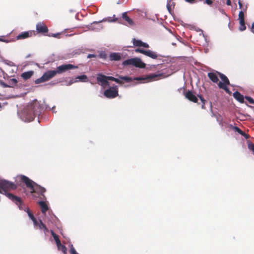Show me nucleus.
<instances>
[{
    "instance_id": "nucleus-28",
    "label": "nucleus",
    "mask_w": 254,
    "mask_h": 254,
    "mask_svg": "<svg viewBox=\"0 0 254 254\" xmlns=\"http://www.w3.org/2000/svg\"><path fill=\"white\" fill-rule=\"evenodd\" d=\"M56 245L59 250H61L64 254H66L67 249L64 245H62L61 242H60V244Z\"/></svg>"
},
{
    "instance_id": "nucleus-42",
    "label": "nucleus",
    "mask_w": 254,
    "mask_h": 254,
    "mask_svg": "<svg viewBox=\"0 0 254 254\" xmlns=\"http://www.w3.org/2000/svg\"><path fill=\"white\" fill-rule=\"evenodd\" d=\"M240 134H241L242 136H243L246 139H248V138H249L250 137V136L248 134H246L245 132H244L243 131H242V133H240Z\"/></svg>"
},
{
    "instance_id": "nucleus-12",
    "label": "nucleus",
    "mask_w": 254,
    "mask_h": 254,
    "mask_svg": "<svg viewBox=\"0 0 254 254\" xmlns=\"http://www.w3.org/2000/svg\"><path fill=\"white\" fill-rule=\"evenodd\" d=\"M36 30L38 33H45L48 32V28L46 25L41 22L37 23L36 25Z\"/></svg>"
},
{
    "instance_id": "nucleus-3",
    "label": "nucleus",
    "mask_w": 254,
    "mask_h": 254,
    "mask_svg": "<svg viewBox=\"0 0 254 254\" xmlns=\"http://www.w3.org/2000/svg\"><path fill=\"white\" fill-rule=\"evenodd\" d=\"M136 52L143 54L153 59H157L162 61L163 64H169V63H186L188 64H199L194 61L192 57H179L175 58H170L169 57H164L161 55H158L156 53L150 51L145 50L140 48L135 50Z\"/></svg>"
},
{
    "instance_id": "nucleus-34",
    "label": "nucleus",
    "mask_w": 254,
    "mask_h": 254,
    "mask_svg": "<svg viewBox=\"0 0 254 254\" xmlns=\"http://www.w3.org/2000/svg\"><path fill=\"white\" fill-rule=\"evenodd\" d=\"M239 21H245L244 12L243 11H240L239 13Z\"/></svg>"
},
{
    "instance_id": "nucleus-54",
    "label": "nucleus",
    "mask_w": 254,
    "mask_h": 254,
    "mask_svg": "<svg viewBox=\"0 0 254 254\" xmlns=\"http://www.w3.org/2000/svg\"><path fill=\"white\" fill-rule=\"evenodd\" d=\"M9 65H14L15 64H9Z\"/></svg>"
},
{
    "instance_id": "nucleus-13",
    "label": "nucleus",
    "mask_w": 254,
    "mask_h": 254,
    "mask_svg": "<svg viewBox=\"0 0 254 254\" xmlns=\"http://www.w3.org/2000/svg\"><path fill=\"white\" fill-rule=\"evenodd\" d=\"M34 34V31H25V32H22L16 36V39L17 40H20V39H24L26 38H27L28 37H30L32 36V34Z\"/></svg>"
},
{
    "instance_id": "nucleus-48",
    "label": "nucleus",
    "mask_w": 254,
    "mask_h": 254,
    "mask_svg": "<svg viewBox=\"0 0 254 254\" xmlns=\"http://www.w3.org/2000/svg\"><path fill=\"white\" fill-rule=\"evenodd\" d=\"M187 2H188L190 3H193L194 2L195 0H185Z\"/></svg>"
},
{
    "instance_id": "nucleus-19",
    "label": "nucleus",
    "mask_w": 254,
    "mask_h": 254,
    "mask_svg": "<svg viewBox=\"0 0 254 254\" xmlns=\"http://www.w3.org/2000/svg\"><path fill=\"white\" fill-rule=\"evenodd\" d=\"M122 18L127 22V24L129 26H132L134 25L133 20L127 16V12H125L122 14Z\"/></svg>"
},
{
    "instance_id": "nucleus-1",
    "label": "nucleus",
    "mask_w": 254,
    "mask_h": 254,
    "mask_svg": "<svg viewBox=\"0 0 254 254\" xmlns=\"http://www.w3.org/2000/svg\"><path fill=\"white\" fill-rule=\"evenodd\" d=\"M164 74V73L162 72L154 73H151L145 77H137L132 78L131 77L127 76H119L118 78H115L113 76H106L101 73H99L97 75V81L98 83L104 88L110 86L109 80L115 81L116 83L120 84H124L125 82L129 83L128 84L124 85V87L127 88L131 86H134L137 84V83L134 82V80L139 81L141 83H145L146 82L145 81L146 80L152 81L154 80L155 78L158 77H166V76H165Z\"/></svg>"
},
{
    "instance_id": "nucleus-20",
    "label": "nucleus",
    "mask_w": 254,
    "mask_h": 254,
    "mask_svg": "<svg viewBox=\"0 0 254 254\" xmlns=\"http://www.w3.org/2000/svg\"><path fill=\"white\" fill-rule=\"evenodd\" d=\"M108 21V22H110L118 21L119 23H121V22L120 21L119 19L118 18L116 17V15H114L113 17H109L107 19H104L99 22H97V21L93 22V23L97 24V23H98L102 21Z\"/></svg>"
},
{
    "instance_id": "nucleus-47",
    "label": "nucleus",
    "mask_w": 254,
    "mask_h": 254,
    "mask_svg": "<svg viewBox=\"0 0 254 254\" xmlns=\"http://www.w3.org/2000/svg\"><path fill=\"white\" fill-rule=\"evenodd\" d=\"M1 84L2 85L3 87H9L8 86V84H7L5 83H4L3 82H1Z\"/></svg>"
},
{
    "instance_id": "nucleus-8",
    "label": "nucleus",
    "mask_w": 254,
    "mask_h": 254,
    "mask_svg": "<svg viewBox=\"0 0 254 254\" xmlns=\"http://www.w3.org/2000/svg\"><path fill=\"white\" fill-rule=\"evenodd\" d=\"M77 66H75L73 64H62L57 67V70H54L56 72V74L57 73L61 74L69 69L77 68Z\"/></svg>"
},
{
    "instance_id": "nucleus-35",
    "label": "nucleus",
    "mask_w": 254,
    "mask_h": 254,
    "mask_svg": "<svg viewBox=\"0 0 254 254\" xmlns=\"http://www.w3.org/2000/svg\"><path fill=\"white\" fill-rule=\"evenodd\" d=\"M248 147L249 150H252L254 153V144L250 141H248Z\"/></svg>"
},
{
    "instance_id": "nucleus-37",
    "label": "nucleus",
    "mask_w": 254,
    "mask_h": 254,
    "mask_svg": "<svg viewBox=\"0 0 254 254\" xmlns=\"http://www.w3.org/2000/svg\"><path fill=\"white\" fill-rule=\"evenodd\" d=\"M29 218L32 221L33 224H36V220H37L33 215V214L32 213L30 215H28Z\"/></svg>"
},
{
    "instance_id": "nucleus-33",
    "label": "nucleus",
    "mask_w": 254,
    "mask_h": 254,
    "mask_svg": "<svg viewBox=\"0 0 254 254\" xmlns=\"http://www.w3.org/2000/svg\"><path fill=\"white\" fill-rule=\"evenodd\" d=\"M97 56L98 57L104 60H106L108 58V56L105 52H100L99 54Z\"/></svg>"
},
{
    "instance_id": "nucleus-46",
    "label": "nucleus",
    "mask_w": 254,
    "mask_h": 254,
    "mask_svg": "<svg viewBox=\"0 0 254 254\" xmlns=\"http://www.w3.org/2000/svg\"><path fill=\"white\" fill-rule=\"evenodd\" d=\"M24 211L27 212L28 216L32 213L28 208H27Z\"/></svg>"
},
{
    "instance_id": "nucleus-53",
    "label": "nucleus",
    "mask_w": 254,
    "mask_h": 254,
    "mask_svg": "<svg viewBox=\"0 0 254 254\" xmlns=\"http://www.w3.org/2000/svg\"><path fill=\"white\" fill-rule=\"evenodd\" d=\"M0 41H2V42H6L5 40H3V39H0Z\"/></svg>"
},
{
    "instance_id": "nucleus-30",
    "label": "nucleus",
    "mask_w": 254,
    "mask_h": 254,
    "mask_svg": "<svg viewBox=\"0 0 254 254\" xmlns=\"http://www.w3.org/2000/svg\"><path fill=\"white\" fill-rule=\"evenodd\" d=\"M239 30H240L241 31H243L246 29V26L245 25V21H239Z\"/></svg>"
},
{
    "instance_id": "nucleus-9",
    "label": "nucleus",
    "mask_w": 254,
    "mask_h": 254,
    "mask_svg": "<svg viewBox=\"0 0 254 254\" xmlns=\"http://www.w3.org/2000/svg\"><path fill=\"white\" fill-rule=\"evenodd\" d=\"M34 227L36 229H39L41 231L43 232L45 235L46 236L50 232V230L47 228L46 226L42 222L41 219L36 220V224H33Z\"/></svg>"
},
{
    "instance_id": "nucleus-2",
    "label": "nucleus",
    "mask_w": 254,
    "mask_h": 254,
    "mask_svg": "<svg viewBox=\"0 0 254 254\" xmlns=\"http://www.w3.org/2000/svg\"><path fill=\"white\" fill-rule=\"evenodd\" d=\"M44 108L51 110L48 105H41L37 100H35L25 107L20 113L18 112L17 114L21 120L25 122H30L33 121L35 117H39ZM54 108L55 106L51 109L54 113Z\"/></svg>"
},
{
    "instance_id": "nucleus-4",
    "label": "nucleus",
    "mask_w": 254,
    "mask_h": 254,
    "mask_svg": "<svg viewBox=\"0 0 254 254\" xmlns=\"http://www.w3.org/2000/svg\"><path fill=\"white\" fill-rule=\"evenodd\" d=\"M16 188V186L14 183L4 179L0 180V193L5 195L10 200H19V197L7 192Z\"/></svg>"
},
{
    "instance_id": "nucleus-49",
    "label": "nucleus",
    "mask_w": 254,
    "mask_h": 254,
    "mask_svg": "<svg viewBox=\"0 0 254 254\" xmlns=\"http://www.w3.org/2000/svg\"><path fill=\"white\" fill-rule=\"evenodd\" d=\"M226 4H227V5H231V0H227V1H226Z\"/></svg>"
},
{
    "instance_id": "nucleus-24",
    "label": "nucleus",
    "mask_w": 254,
    "mask_h": 254,
    "mask_svg": "<svg viewBox=\"0 0 254 254\" xmlns=\"http://www.w3.org/2000/svg\"><path fill=\"white\" fill-rule=\"evenodd\" d=\"M208 76L209 78V79L214 83H217L218 81V78L216 74L214 73H208Z\"/></svg>"
},
{
    "instance_id": "nucleus-43",
    "label": "nucleus",
    "mask_w": 254,
    "mask_h": 254,
    "mask_svg": "<svg viewBox=\"0 0 254 254\" xmlns=\"http://www.w3.org/2000/svg\"><path fill=\"white\" fill-rule=\"evenodd\" d=\"M0 58L1 59V61H0V62H3L5 64H9V63H10V61L7 60H4L2 57H0Z\"/></svg>"
},
{
    "instance_id": "nucleus-39",
    "label": "nucleus",
    "mask_w": 254,
    "mask_h": 254,
    "mask_svg": "<svg viewBox=\"0 0 254 254\" xmlns=\"http://www.w3.org/2000/svg\"><path fill=\"white\" fill-rule=\"evenodd\" d=\"M132 65H133V66H135L136 67H138V68H145V65H146V64H132Z\"/></svg>"
},
{
    "instance_id": "nucleus-38",
    "label": "nucleus",
    "mask_w": 254,
    "mask_h": 254,
    "mask_svg": "<svg viewBox=\"0 0 254 254\" xmlns=\"http://www.w3.org/2000/svg\"><path fill=\"white\" fill-rule=\"evenodd\" d=\"M245 99L251 104H254V100L250 96H245Z\"/></svg>"
},
{
    "instance_id": "nucleus-36",
    "label": "nucleus",
    "mask_w": 254,
    "mask_h": 254,
    "mask_svg": "<svg viewBox=\"0 0 254 254\" xmlns=\"http://www.w3.org/2000/svg\"><path fill=\"white\" fill-rule=\"evenodd\" d=\"M69 252H70V254H78L72 244L70 245Z\"/></svg>"
},
{
    "instance_id": "nucleus-10",
    "label": "nucleus",
    "mask_w": 254,
    "mask_h": 254,
    "mask_svg": "<svg viewBox=\"0 0 254 254\" xmlns=\"http://www.w3.org/2000/svg\"><path fill=\"white\" fill-rule=\"evenodd\" d=\"M46 190L45 188L39 186L37 184L35 185L32 190H31V193H36L39 195H41L44 197V193L46 192Z\"/></svg>"
},
{
    "instance_id": "nucleus-31",
    "label": "nucleus",
    "mask_w": 254,
    "mask_h": 254,
    "mask_svg": "<svg viewBox=\"0 0 254 254\" xmlns=\"http://www.w3.org/2000/svg\"><path fill=\"white\" fill-rule=\"evenodd\" d=\"M229 127L233 129L234 131L238 132L239 134L242 133V130L237 127L233 126L232 125H229Z\"/></svg>"
},
{
    "instance_id": "nucleus-18",
    "label": "nucleus",
    "mask_w": 254,
    "mask_h": 254,
    "mask_svg": "<svg viewBox=\"0 0 254 254\" xmlns=\"http://www.w3.org/2000/svg\"><path fill=\"white\" fill-rule=\"evenodd\" d=\"M19 200H11L12 201H13V202H14L17 205H18V208L20 210H24L25 211V209L27 208L26 207L23 202H22L21 199L20 198V197H19Z\"/></svg>"
},
{
    "instance_id": "nucleus-41",
    "label": "nucleus",
    "mask_w": 254,
    "mask_h": 254,
    "mask_svg": "<svg viewBox=\"0 0 254 254\" xmlns=\"http://www.w3.org/2000/svg\"><path fill=\"white\" fill-rule=\"evenodd\" d=\"M198 97H199L200 100H201V102L202 103V108H204V105L205 104V100L204 99V98L201 95L198 96Z\"/></svg>"
},
{
    "instance_id": "nucleus-14",
    "label": "nucleus",
    "mask_w": 254,
    "mask_h": 254,
    "mask_svg": "<svg viewBox=\"0 0 254 254\" xmlns=\"http://www.w3.org/2000/svg\"><path fill=\"white\" fill-rule=\"evenodd\" d=\"M133 44L136 47H143L144 48H149V45L146 43H144L140 40L133 39Z\"/></svg>"
},
{
    "instance_id": "nucleus-50",
    "label": "nucleus",
    "mask_w": 254,
    "mask_h": 254,
    "mask_svg": "<svg viewBox=\"0 0 254 254\" xmlns=\"http://www.w3.org/2000/svg\"><path fill=\"white\" fill-rule=\"evenodd\" d=\"M252 31L254 33V22L252 23Z\"/></svg>"
},
{
    "instance_id": "nucleus-52",
    "label": "nucleus",
    "mask_w": 254,
    "mask_h": 254,
    "mask_svg": "<svg viewBox=\"0 0 254 254\" xmlns=\"http://www.w3.org/2000/svg\"><path fill=\"white\" fill-rule=\"evenodd\" d=\"M31 56H32V55H31V54H29V55H27V56H26V58H29V57H31Z\"/></svg>"
},
{
    "instance_id": "nucleus-27",
    "label": "nucleus",
    "mask_w": 254,
    "mask_h": 254,
    "mask_svg": "<svg viewBox=\"0 0 254 254\" xmlns=\"http://www.w3.org/2000/svg\"><path fill=\"white\" fill-rule=\"evenodd\" d=\"M228 84H226L225 83H222L221 81H220L218 83V86L220 88L224 89L227 93H230L229 88L227 87V85Z\"/></svg>"
},
{
    "instance_id": "nucleus-51",
    "label": "nucleus",
    "mask_w": 254,
    "mask_h": 254,
    "mask_svg": "<svg viewBox=\"0 0 254 254\" xmlns=\"http://www.w3.org/2000/svg\"><path fill=\"white\" fill-rule=\"evenodd\" d=\"M238 3H239V5L240 8H241L243 6L242 2L240 1V0H239Z\"/></svg>"
},
{
    "instance_id": "nucleus-29",
    "label": "nucleus",
    "mask_w": 254,
    "mask_h": 254,
    "mask_svg": "<svg viewBox=\"0 0 254 254\" xmlns=\"http://www.w3.org/2000/svg\"><path fill=\"white\" fill-rule=\"evenodd\" d=\"M9 87H13L17 83L15 78H10L8 81Z\"/></svg>"
},
{
    "instance_id": "nucleus-25",
    "label": "nucleus",
    "mask_w": 254,
    "mask_h": 254,
    "mask_svg": "<svg viewBox=\"0 0 254 254\" xmlns=\"http://www.w3.org/2000/svg\"><path fill=\"white\" fill-rule=\"evenodd\" d=\"M175 5V3L173 1V0H168L167 3V8L170 13H171L172 9L174 8Z\"/></svg>"
},
{
    "instance_id": "nucleus-11",
    "label": "nucleus",
    "mask_w": 254,
    "mask_h": 254,
    "mask_svg": "<svg viewBox=\"0 0 254 254\" xmlns=\"http://www.w3.org/2000/svg\"><path fill=\"white\" fill-rule=\"evenodd\" d=\"M111 61H119L124 59L123 54L120 53H111L109 56Z\"/></svg>"
},
{
    "instance_id": "nucleus-32",
    "label": "nucleus",
    "mask_w": 254,
    "mask_h": 254,
    "mask_svg": "<svg viewBox=\"0 0 254 254\" xmlns=\"http://www.w3.org/2000/svg\"><path fill=\"white\" fill-rule=\"evenodd\" d=\"M50 232H51L53 237L54 238L56 244H60V242H61V241L59 239L58 235H57L52 230H50Z\"/></svg>"
},
{
    "instance_id": "nucleus-45",
    "label": "nucleus",
    "mask_w": 254,
    "mask_h": 254,
    "mask_svg": "<svg viewBox=\"0 0 254 254\" xmlns=\"http://www.w3.org/2000/svg\"><path fill=\"white\" fill-rule=\"evenodd\" d=\"M76 81H75V78L74 79H72V80H70L68 83L67 84V85H71L72 84L74 83H75Z\"/></svg>"
},
{
    "instance_id": "nucleus-40",
    "label": "nucleus",
    "mask_w": 254,
    "mask_h": 254,
    "mask_svg": "<svg viewBox=\"0 0 254 254\" xmlns=\"http://www.w3.org/2000/svg\"><path fill=\"white\" fill-rule=\"evenodd\" d=\"M60 35V33H58L56 34H52V35L51 34H49L48 35V36H52L55 38H60L59 36Z\"/></svg>"
},
{
    "instance_id": "nucleus-22",
    "label": "nucleus",
    "mask_w": 254,
    "mask_h": 254,
    "mask_svg": "<svg viewBox=\"0 0 254 254\" xmlns=\"http://www.w3.org/2000/svg\"><path fill=\"white\" fill-rule=\"evenodd\" d=\"M39 204L41 208V212L43 214H45L46 212L48 210V206L47 204L43 201H40Z\"/></svg>"
},
{
    "instance_id": "nucleus-26",
    "label": "nucleus",
    "mask_w": 254,
    "mask_h": 254,
    "mask_svg": "<svg viewBox=\"0 0 254 254\" xmlns=\"http://www.w3.org/2000/svg\"><path fill=\"white\" fill-rule=\"evenodd\" d=\"M219 76L222 81H223L222 82V83H225V85L230 84L229 80L226 75L222 73H219Z\"/></svg>"
},
{
    "instance_id": "nucleus-44",
    "label": "nucleus",
    "mask_w": 254,
    "mask_h": 254,
    "mask_svg": "<svg viewBox=\"0 0 254 254\" xmlns=\"http://www.w3.org/2000/svg\"><path fill=\"white\" fill-rule=\"evenodd\" d=\"M96 57H98V56L97 55H95V54H89L87 56L88 58H96Z\"/></svg>"
},
{
    "instance_id": "nucleus-21",
    "label": "nucleus",
    "mask_w": 254,
    "mask_h": 254,
    "mask_svg": "<svg viewBox=\"0 0 254 254\" xmlns=\"http://www.w3.org/2000/svg\"><path fill=\"white\" fill-rule=\"evenodd\" d=\"M76 82L80 81L82 82H86L88 81L87 76L85 74L77 76L75 77Z\"/></svg>"
},
{
    "instance_id": "nucleus-16",
    "label": "nucleus",
    "mask_w": 254,
    "mask_h": 254,
    "mask_svg": "<svg viewBox=\"0 0 254 254\" xmlns=\"http://www.w3.org/2000/svg\"><path fill=\"white\" fill-rule=\"evenodd\" d=\"M122 64H144L138 58H132L124 61Z\"/></svg>"
},
{
    "instance_id": "nucleus-6",
    "label": "nucleus",
    "mask_w": 254,
    "mask_h": 254,
    "mask_svg": "<svg viewBox=\"0 0 254 254\" xmlns=\"http://www.w3.org/2000/svg\"><path fill=\"white\" fill-rule=\"evenodd\" d=\"M104 95L108 98H114L118 95V87L117 85H113L109 87L104 91Z\"/></svg>"
},
{
    "instance_id": "nucleus-5",
    "label": "nucleus",
    "mask_w": 254,
    "mask_h": 254,
    "mask_svg": "<svg viewBox=\"0 0 254 254\" xmlns=\"http://www.w3.org/2000/svg\"><path fill=\"white\" fill-rule=\"evenodd\" d=\"M55 70H48L45 72L43 75L40 78L35 81V84H40L47 81H49L56 75Z\"/></svg>"
},
{
    "instance_id": "nucleus-15",
    "label": "nucleus",
    "mask_w": 254,
    "mask_h": 254,
    "mask_svg": "<svg viewBox=\"0 0 254 254\" xmlns=\"http://www.w3.org/2000/svg\"><path fill=\"white\" fill-rule=\"evenodd\" d=\"M185 97L188 100L196 103L197 101V98L191 91H188L185 94Z\"/></svg>"
},
{
    "instance_id": "nucleus-7",
    "label": "nucleus",
    "mask_w": 254,
    "mask_h": 254,
    "mask_svg": "<svg viewBox=\"0 0 254 254\" xmlns=\"http://www.w3.org/2000/svg\"><path fill=\"white\" fill-rule=\"evenodd\" d=\"M17 178H19L20 181L23 182L26 187L29 188L31 191L33 188L34 186L36 185L35 182L24 175H18L17 176Z\"/></svg>"
},
{
    "instance_id": "nucleus-17",
    "label": "nucleus",
    "mask_w": 254,
    "mask_h": 254,
    "mask_svg": "<svg viewBox=\"0 0 254 254\" xmlns=\"http://www.w3.org/2000/svg\"><path fill=\"white\" fill-rule=\"evenodd\" d=\"M234 98L241 103L244 102V97L239 92L236 91L233 95Z\"/></svg>"
},
{
    "instance_id": "nucleus-23",
    "label": "nucleus",
    "mask_w": 254,
    "mask_h": 254,
    "mask_svg": "<svg viewBox=\"0 0 254 254\" xmlns=\"http://www.w3.org/2000/svg\"><path fill=\"white\" fill-rule=\"evenodd\" d=\"M34 72L33 71H28L24 72L22 73L21 77L24 79V80H27L28 79H29L32 75L33 74Z\"/></svg>"
}]
</instances>
